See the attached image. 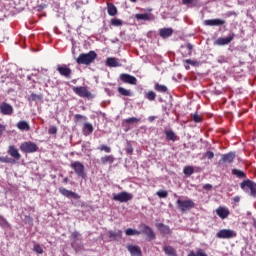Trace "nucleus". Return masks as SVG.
Here are the masks:
<instances>
[{"label":"nucleus","mask_w":256,"mask_h":256,"mask_svg":"<svg viewBox=\"0 0 256 256\" xmlns=\"http://www.w3.org/2000/svg\"><path fill=\"white\" fill-rule=\"evenodd\" d=\"M97 58V53L95 50H90L88 53L79 54L78 58H76V63L78 65H90Z\"/></svg>","instance_id":"nucleus-1"},{"label":"nucleus","mask_w":256,"mask_h":256,"mask_svg":"<svg viewBox=\"0 0 256 256\" xmlns=\"http://www.w3.org/2000/svg\"><path fill=\"white\" fill-rule=\"evenodd\" d=\"M176 205L177 208L181 211V212H186L188 210H191L195 207V202L193 200H180L178 199L176 201Z\"/></svg>","instance_id":"nucleus-2"},{"label":"nucleus","mask_w":256,"mask_h":256,"mask_svg":"<svg viewBox=\"0 0 256 256\" xmlns=\"http://www.w3.org/2000/svg\"><path fill=\"white\" fill-rule=\"evenodd\" d=\"M70 168L73 169L74 173H76V175H78V177L85 179L86 178V173H85V166L79 162H73L72 164H70Z\"/></svg>","instance_id":"nucleus-3"},{"label":"nucleus","mask_w":256,"mask_h":256,"mask_svg":"<svg viewBox=\"0 0 256 256\" xmlns=\"http://www.w3.org/2000/svg\"><path fill=\"white\" fill-rule=\"evenodd\" d=\"M38 146L31 141L24 142L20 146V150L26 154H32L38 151Z\"/></svg>","instance_id":"nucleus-4"},{"label":"nucleus","mask_w":256,"mask_h":256,"mask_svg":"<svg viewBox=\"0 0 256 256\" xmlns=\"http://www.w3.org/2000/svg\"><path fill=\"white\" fill-rule=\"evenodd\" d=\"M132 199H133V195L125 191H122L118 194H114L112 197V200L118 201L120 203H127Z\"/></svg>","instance_id":"nucleus-5"},{"label":"nucleus","mask_w":256,"mask_h":256,"mask_svg":"<svg viewBox=\"0 0 256 256\" xmlns=\"http://www.w3.org/2000/svg\"><path fill=\"white\" fill-rule=\"evenodd\" d=\"M216 237L219 239H231L237 237V233L230 229H221L216 233Z\"/></svg>","instance_id":"nucleus-6"},{"label":"nucleus","mask_w":256,"mask_h":256,"mask_svg":"<svg viewBox=\"0 0 256 256\" xmlns=\"http://www.w3.org/2000/svg\"><path fill=\"white\" fill-rule=\"evenodd\" d=\"M141 228V231H140V234H145L146 237H147V241H152V240H155L156 239V234L155 232L153 231V229L145 224H142L140 226Z\"/></svg>","instance_id":"nucleus-7"},{"label":"nucleus","mask_w":256,"mask_h":256,"mask_svg":"<svg viewBox=\"0 0 256 256\" xmlns=\"http://www.w3.org/2000/svg\"><path fill=\"white\" fill-rule=\"evenodd\" d=\"M245 187H248L250 189L251 196L256 197V183L251 180L243 181L240 184V188L245 189Z\"/></svg>","instance_id":"nucleus-8"},{"label":"nucleus","mask_w":256,"mask_h":256,"mask_svg":"<svg viewBox=\"0 0 256 256\" xmlns=\"http://www.w3.org/2000/svg\"><path fill=\"white\" fill-rule=\"evenodd\" d=\"M14 112V108L12 105L2 102L0 104V113L4 116H11Z\"/></svg>","instance_id":"nucleus-9"},{"label":"nucleus","mask_w":256,"mask_h":256,"mask_svg":"<svg viewBox=\"0 0 256 256\" xmlns=\"http://www.w3.org/2000/svg\"><path fill=\"white\" fill-rule=\"evenodd\" d=\"M73 91L76 93V95L82 98H92V94L89 92L87 87H74Z\"/></svg>","instance_id":"nucleus-10"},{"label":"nucleus","mask_w":256,"mask_h":256,"mask_svg":"<svg viewBox=\"0 0 256 256\" xmlns=\"http://www.w3.org/2000/svg\"><path fill=\"white\" fill-rule=\"evenodd\" d=\"M236 158L235 152H229L227 154H224L221 156V159L219 160V164H231L234 162Z\"/></svg>","instance_id":"nucleus-11"},{"label":"nucleus","mask_w":256,"mask_h":256,"mask_svg":"<svg viewBox=\"0 0 256 256\" xmlns=\"http://www.w3.org/2000/svg\"><path fill=\"white\" fill-rule=\"evenodd\" d=\"M57 71L64 78H67V79L71 78L72 70H71V68H68V66H66V64H63L62 66H58Z\"/></svg>","instance_id":"nucleus-12"},{"label":"nucleus","mask_w":256,"mask_h":256,"mask_svg":"<svg viewBox=\"0 0 256 256\" xmlns=\"http://www.w3.org/2000/svg\"><path fill=\"white\" fill-rule=\"evenodd\" d=\"M234 39V34H231V36H227L226 38H217L214 42V45L217 46H225L229 45Z\"/></svg>","instance_id":"nucleus-13"},{"label":"nucleus","mask_w":256,"mask_h":256,"mask_svg":"<svg viewBox=\"0 0 256 256\" xmlns=\"http://www.w3.org/2000/svg\"><path fill=\"white\" fill-rule=\"evenodd\" d=\"M120 81L124 82L125 84L137 85V79L129 74H121Z\"/></svg>","instance_id":"nucleus-14"},{"label":"nucleus","mask_w":256,"mask_h":256,"mask_svg":"<svg viewBox=\"0 0 256 256\" xmlns=\"http://www.w3.org/2000/svg\"><path fill=\"white\" fill-rule=\"evenodd\" d=\"M59 192L66 198H74L76 200L80 199L81 196L73 191L67 190L66 188H60Z\"/></svg>","instance_id":"nucleus-15"},{"label":"nucleus","mask_w":256,"mask_h":256,"mask_svg":"<svg viewBox=\"0 0 256 256\" xmlns=\"http://www.w3.org/2000/svg\"><path fill=\"white\" fill-rule=\"evenodd\" d=\"M225 23V20H221L220 18H215L213 20H204L203 22L205 26L210 27L223 26Z\"/></svg>","instance_id":"nucleus-16"},{"label":"nucleus","mask_w":256,"mask_h":256,"mask_svg":"<svg viewBox=\"0 0 256 256\" xmlns=\"http://www.w3.org/2000/svg\"><path fill=\"white\" fill-rule=\"evenodd\" d=\"M216 214L221 219H226L230 215V210L226 207L220 206L216 209Z\"/></svg>","instance_id":"nucleus-17"},{"label":"nucleus","mask_w":256,"mask_h":256,"mask_svg":"<svg viewBox=\"0 0 256 256\" xmlns=\"http://www.w3.org/2000/svg\"><path fill=\"white\" fill-rule=\"evenodd\" d=\"M156 228L158 229L160 234H164V235L172 234V230L170 229V227L163 223L156 224Z\"/></svg>","instance_id":"nucleus-18"},{"label":"nucleus","mask_w":256,"mask_h":256,"mask_svg":"<svg viewBox=\"0 0 256 256\" xmlns=\"http://www.w3.org/2000/svg\"><path fill=\"white\" fill-rule=\"evenodd\" d=\"M174 33L173 28H160L159 30V36L162 39H167L169 37H171Z\"/></svg>","instance_id":"nucleus-19"},{"label":"nucleus","mask_w":256,"mask_h":256,"mask_svg":"<svg viewBox=\"0 0 256 256\" xmlns=\"http://www.w3.org/2000/svg\"><path fill=\"white\" fill-rule=\"evenodd\" d=\"M8 154L17 161H19L21 159V155H20L18 149L13 145L9 146Z\"/></svg>","instance_id":"nucleus-20"},{"label":"nucleus","mask_w":256,"mask_h":256,"mask_svg":"<svg viewBox=\"0 0 256 256\" xmlns=\"http://www.w3.org/2000/svg\"><path fill=\"white\" fill-rule=\"evenodd\" d=\"M127 248L131 256H142V250L139 246L128 245Z\"/></svg>","instance_id":"nucleus-21"},{"label":"nucleus","mask_w":256,"mask_h":256,"mask_svg":"<svg viewBox=\"0 0 256 256\" xmlns=\"http://www.w3.org/2000/svg\"><path fill=\"white\" fill-rule=\"evenodd\" d=\"M115 162V157L113 155H106L102 158H100V164L106 166L111 165Z\"/></svg>","instance_id":"nucleus-22"},{"label":"nucleus","mask_w":256,"mask_h":256,"mask_svg":"<svg viewBox=\"0 0 256 256\" xmlns=\"http://www.w3.org/2000/svg\"><path fill=\"white\" fill-rule=\"evenodd\" d=\"M164 135H165V139L167 141H172V142H175L178 140V136L175 134L174 131L172 130H165L164 131Z\"/></svg>","instance_id":"nucleus-23"},{"label":"nucleus","mask_w":256,"mask_h":256,"mask_svg":"<svg viewBox=\"0 0 256 256\" xmlns=\"http://www.w3.org/2000/svg\"><path fill=\"white\" fill-rule=\"evenodd\" d=\"M123 236V232L121 230L118 231H108V237H110V239L119 241L122 239Z\"/></svg>","instance_id":"nucleus-24"},{"label":"nucleus","mask_w":256,"mask_h":256,"mask_svg":"<svg viewBox=\"0 0 256 256\" xmlns=\"http://www.w3.org/2000/svg\"><path fill=\"white\" fill-rule=\"evenodd\" d=\"M106 65L108 67H120L121 66L118 58H107Z\"/></svg>","instance_id":"nucleus-25"},{"label":"nucleus","mask_w":256,"mask_h":256,"mask_svg":"<svg viewBox=\"0 0 256 256\" xmlns=\"http://www.w3.org/2000/svg\"><path fill=\"white\" fill-rule=\"evenodd\" d=\"M163 251L167 256H178L177 251L172 246H164Z\"/></svg>","instance_id":"nucleus-26"},{"label":"nucleus","mask_w":256,"mask_h":256,"mask_svg":"<svg viewBox=\"0 0 256 256\" xmlns=\"http://www.w3.org/2000/svg\"><path fill=\"white\" fill-rule=\"evenodd\" d=\"M84 131V135L88 136L93 133L94 128L93 125L90 123H84V128L82 129Z\"/></svg>","instance_id":"nucleus-27"},{"label":"nucleus","mask_w":256,"mask_h":256,"mask_svg":"<svg viewBox=\"0 0 256 256\" xmlns=\"http://www.w3.org/2000/svg\"><path fill=\"white\" fill-rule=\"evenodd\" d=\"M17 128L21 131H30V125L26 121H20L17 124Z\"/></svg>","instance_id":"nucleus-28"},{"label":"nucleus","mask_w":256,"mask_h":256,"mask_svg":"<svg viewBox=\"0 0 256 256\" xmlns=\"http://www.w3.org/2000/svg\"><path fill=\"white\" fill-rule=\"evenodd\" d=\"M108 15L112 17L117 15V7L113 3H108Z\"/></svg>","instance_id":"nucleus-29"},{"label":"nucleus","mask_w":256,"mask_h":256,"mask_svg":"<svg viewBox=\"0 0 256 256\" xmlns=\"http://www.w3.org/2000/svg\"><path fill=\"white\" fill-rule=\"evenodd\" d=\"M154 90L157 91L158 93H162V94L168 92L167 86L160 85L159 83H156L154 85Z\"/></svg>","instance_id":"nucleus-30"},{"label":"nucleus","mask_w":256,"mask_h":256,"mask_svg":"<svg viewBox=\"0 0 256 256\" xmlns=\"http://www.w3.org/2000/svg\"><path fill=\"white\" fill-rule=\"evenodd\" d=\"M232 174L240 179L247 178L246 173L238 169H233Z\"/></svg>","instance_id":"nucleus-31"},{"label":"nucleus","mask_w":256,"mask_h":256,"mask_svg":"<svg viewBox=\"0 0 256 256\" xmlns=\"http://www.w3.org/2000/svg\"><path fill=\"white\" fill-rule=\"evenodd\" d=\"M187 256H208V254L204 250L198 249L196 253L194 251H191Z\"/></svg>","instance_id":"nucleus-32"},{"label":"nucleus","mask_w":256,"mask_h":256,"mask_svg":"<svg viewBox=\"0 0 256 256\" xmlns=\"http://www.w3.org/2000/svg\"><path fill=\"white\" fill-rule=\"evenodd\" d=\"M118 93H120V95L124 96V97H131L132 93L130 90H126L123 87H119L118 88Z\"/></svg>","instance_id":"nucleus-33"},{"label":"nucleus","mask_w":256,"mask_h":256,"mask_svg":"<svg viewBox=\"0 0 256 256\" xmlns=\"http://www.w3.org/2000/svg\"><path fill=\"white\" fill-rule=\"evenodd\" d=\"M195 170L194 167L192 166H186L183 169V174L186 176H191L192 174H194Z\"/></svg>","instance_id":"nucleus-34"},{"label":"nucleus","mask_w":256,"mask_h":256,"mask_svg":"<svg viewBox=\"0 0 256 256\" xmlns=\"http://www.w3.org/2000/svg\"><path fill=\"white\" fill-rule=\"evenodd\" d=\"M134 235H141V231H138L132 228L126 229V236H134Z\"/></svg>","instance_id":"nucleus-35"},{"label":"nucleus","mask_w":256,"mask_h":256,"mask_svg":"<svg viewBox=\"0 0 256 256\" xmlns=\"http://www.w3.org/2000/svg\"><path fill=\"white\" fill-rule=\"evenodd\" d=\"M135 19L142 21H149L150 16L148 14H135Z\"/></svg>","instance_id":"nucleus-36"},{"label":"nucleus","mask_w":256,"mask_h":256,"mask_svg":"<svg viewBox=\"0 0 256 256\" xmlns=\"http://www.w3.org/2000/svg\"><path fill=\"white\" fill-rule=\"evenodd\" d=\"M191 120L194 122V123H200L202 122L203 120V117L198 115V113H194V114H191Z\"/></svg>","instance_id":"nucleus-37"},{"label":"nucleus","mask_w":256,"mask_h":256,"mask_svg":"<svg viewBox=\"0 0 256 256\" xmlns=\"http://www.w3.org/2000/svg\"><path fill=\"white\" fill-rule=\"evenodd\" d=\"M110 25L114 26V27H120L123 25L122 20H119L118 18H112V20H110Z\"/></svg>","instance_id":"nucleus-38"},{"label":"nucleus","mask_w":256,"mask_h":256,"mask_svg":"<svg viewBox=\"0 0 256 256\" xmlns=\"http://www.w3.org/2000/svg\"><path fill=\"white\" fill-rule=\"evenodd\" d=\"M156 93H154L153 91H149V92H147L146 94H145V98L147 99V100H149V101H155V99H156Z\"/></svg>","instance_id":"nucleus-39"},{"label":"nucleus","mask_w":256,"mask_h":256,"mask_svg":"<svg viewBox=\"0 0 256 256\" xmlns=\"http://www.w3.org/2000/svg\"><path fill=\"white\" fill-rule=\"evenodd\" d=\"M183 5L192 4L194 7L198 6V0H182Z\"/></svg>","instance_id":"nucleus-40"},{"label":"nucleus","mask_w":256,"mask_h":256,"mask_svg":"<svg viewBox=\"0 0 256 256\" xmlns=\"http://www.w3.org/2000/svg\"><path fill=\"white\" fill-rule=\"evenodd\" d=\"M186 49H187L186 55H184L183 57H187V55L191 56L193 51V44H186Z\"/></svg>","instance_id":"nucleus-41"},{"label":"nucleus","mask_w":256,"mask_h":256,"mask_svg":"<svg viewBox=\"0 0 256 256\" xmlns=\"http://www.w3.org/2000/svg\"><path fill=\"white\" fill-rule=\"evenodd\" d=\"M41 99H42V97L40 95L31 94V96L29 97L28 101L34 102V101H39Z\"/></svg>","instance_id":"nucleus-42"},{"label":"nucleus","mask_w":256,"mask_h":256,"mask_svg":"<svg viewBox=\"0 0 256 256\" xmlns=\"http://www.w3.org/2000/svg\"><path fill=\"white\" fill-rule=\"evenodd\" d=\"M98 150L104 151L106 153H111V151H112L111 147L106 146V145H100V147H98Z\"/></svg>","instance_id":"nucleus-43"},{"label":"nucleus","mask_w":256,"mask_h":256,"mask_svg":"<svg viewBox=\"0 0 256 256\" xmlns=\"http://www.w3.org/2000/svg\"><path fill=\"white\" fill-rule=\"evenodd\" d=\"M156 195L159 198H166L168 196V192L165 191V190H159V191L156 192Z\"/></svg>","instance_id":"nucleus-44"},{"label":"nucleus","mask_w":256,"mask_h":256,"mask_svg":"<svg viewBox=\"0 0 256 256\" xmlns=\"http://www.w3.org/2000/svg\"><path fill=\"white\" fill-rule=\"evenodd\" d=\"M140 121H141V119L134 118V117L124 120V122H126V124L139 123Z\"/></svg>","instance_id":"nucleus-45"},{"label":"nucleus","mask_w":256,"mask_h":256,"mask_svg":"<svg viewBox=\"0 0 256 256\" xmlns=\"http://www.w3.org/2000/svg\"><path fill=\"white\" fill-rule=\"evenodd\" d=\"M37 254H43L44 250L43 248L39 245V244H36L34 246V249H33Z\"/></svg>","instance_id":"nucleus-46"},{"label":"nucleus","mask_w":256,"mask_h":256,"mask_svg":"<svg viewBox=\"0 0 256 256\" xmlns=\"http://www.w3.org/2000/svg\"><path fill=\"white\" fill-rule=\"evenodd\" d=\"M1 163H13L14 161L9 157H0Z\"/></svg>","instance_id":"nucleus-47"},{"label":"nucleus","mask_w":256,"mask_h":256,"mask_svg":"<svg viewBox=\"0 0 256 256\" xmlns=\"http://www.w3.org/2000/svg\"><path fill=\"white\" fill-rule=\"evenodd\" d=\"M134 149L130 143H128V148H126V154L131 155L133 154Z\"/></svg>","instance_id":"nucleus-48"},{"label":"nucleus","mask_w":256,"mask_h":256,"mask_svg":"<svg viewBox=\"0 0 256 256\" xmlns=\"http://www.w3.org/2000/svg\"><path fill=\"white\" fill-rule=\"evenodd\" d=\"M57 131H58L57 127H56V126H52V127H50V129H49V134H51V135H56V134H57Z\"/></svg>","instance_id":"nucleus-49"},{"label":"nucleus","mask_w":256,"mask_h":256,"mask_svg":"<svg viewBox=\"0 0 256 256\" xmlns=\"http://www.w3.org/2000/svg\"><path fill=\"white\" fill-rule=\"evenodd\" d=\"M204 156L205 158L213 159L215 155L212 151H207Z\"/></svg>","instance_id":"nucleus-50"},{"label":"nucleus","mask_w":256,"mask_h":256,"mask_svg":"<svg viewBox=\"0 0 256 256\" xmlns=\"http://www.w3.org/2000/svg\"><path fill=\"white\" fill-rule=\"evenodd\" d=\"M24 221L26 224H33V218L30 216H25Z\"/></svg>","instance_id":"nucleus-51"},{"label":"nucleus","mask_w":256,"mask_h":256,"mask_svg":"<svg viewBox=\"0 0 256 256\" xmlns=\"http://www.w3.org/2000/svg\"><path fill=\"white\" fill-rule=\"evenodd\" d=\"M203 189L207 191H211L213 189V186L211 184H205L203 185Z\"/></svg>","instance_id":"nucleus-52"},{"label":"nucleus","mask_w":256,"mask_h":256,"mask_svg":"<svg viewBox=\"0 0 256 256\" xmlns=\"http://www.w3.org/2000/svg\"><path fill=\"white\" fill-rule=\"evenodd\" d=\"M74 118H76V121H79V120H81V119L87 120L86 117H84V116H82V115H80V114H76V116H74Z\"/></svg>","instance_id":"nucleus-53"},{"label":"nucleus","mask_w":256,"mask_h":256,"mask_svg":"<svg viewBox=\"0 0 256 256\" xmlns=\"http://www.w3.org/2000/svg\"><path fill=\"white\" fill-rule=\"evenodd\" d=\"M79 236H80V233L77 232V231H75L74 233H72V238H74V240H78Z\"/></svg>","instance_id":"nucleus-54"},{"label":"nucleus","mask_w":256,"mask_h":256,"mask_svg":"<svg viewBox=\"0 0 256 256\" xmlns=\"http://www.w3.org/2000/svg\"><path fill=\"white\" fill-rule=\"evenodd\" d=\"M5 130H6V127L4 125L0 124V136L3 135Z\"/></svg>","instance_id":"nucleus-55"},{"label":"nucleus","mask_w":256,"mask_h":256,"mask_svg":"<svg viewBox=\"0 0 256 256\" xmlns=\"http://www.w3.org/2000/svg\"><path fill=\"white\" fill-rule=\"evenodd\" d=\"M185 63H187L188 65H192V66L195 65L194 60H185Z\"/></svg>","instance_id":"nucleus-56"},{"label":"nucleus","mask_w":256,"mask_h":256,"mask_svg":"<svg viewBox=\"0 0 256 256\" xmlns=\"http://www.w3.org/2000/svg\"><path fill=\"white\" fill-rule=\"evenodd\" d=\"M233 201H234L235 203H239V202H240V197H239V196H235V197L233 198Z\"/></svg>","instance_id":"nucleus-57"},{"label":"nucleus","mask_w":256,"mask_h":256,"mask_svg":"<svg viewBox=\"0 0 256 256\" xmlns=\"http://www.w3.org/2000/svg\"><path fill=\"white\" fill-rule=\"evenodd\" d=\"M227 16H228V17L236 16V12H228Z\"/></svg>","instance_id":"nucleus-58"},{"label":"nucleus","mask_w":256,"mask_h":256,"mask_svg":"<svg viewBox=\"0 0 256 256\" xmlns=\"http://www.w3.org/2000/svg\"><path fill=\"white\" fill-rule=\"evenodd\" d=\"M154 120H155V117H153V116L148 117L149 122H153Z\"/></svg>","instance_id":"nucleus-59"},{"label":"nucleus","mask_w":256,"mask_h":256,"mask_svg":"<svg viewBox=\"0 0 256 256\" xmlns=\"http://www.w3.org/2000/svg\"><path fill=\"white\" fill-rule=\"evenodd\" d=\"M63 182H64V184L69 183V178L68 177L64 178Z\"/></svg>","instance_id":"nucleus-60"},{"label":"nucleus","mask_w":256,"mask_h":256,"mask_svg":"<svg viewBox=\"0 0 256 256\" xmlns=\"http://www.w3.org/2000/svg\"><path fill=\"white\" fill-rule=\"evenodd\" d=\"M253 227L256 228V220L253 221Z\"/></svg>","instance_id":"nucleus-61"},{"label":"nucleus","mask_w":256,"mask_h":256,"mask_svg":"<svg viewBox=\"0 0 256 256\" xmlns=\"http://www.w3.org/2000/svg\"><path fill=\"white\" fill-rule=\"evenodd\" d=\"M136 1H137V0H130V2H132V3H136Z\"/></svg>","instance_id":"nucleus-62"},{"label":"nucleus","mask_w":256,"mask_h":256,"mask_svg":"<svg viewBox=\"0 0 256 256\" xmlns=\"http://www.w3.org/2000/svg\"><path fill=\"white\" fill-rule=\"evenodd\" d=\"M190 69V66H186V70H189Z\"/></svg>","instance_id":"nucleus-63"}]
</instances>
